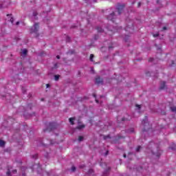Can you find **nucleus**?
<instances>
[{
    "label": "nucleus",
    "mask_w": 176,
    "mask_h": 176,
    "mask_svg": "<svg viewBox=\"0 0 176 176\" xmlns=\"http://www.w3.org/2000/svg\"><path fill=\"white\" fill-rule=\"evenodd\" d=\"M39 29V24L36 23L34 26L31 28L30 32H34V34H37L38 30Z\"/></svg>",
    "instance_id": "1"
},
{
    "label": "nucleus",
    "mask_w": 176,
    "mask_h": 176,
    "mask_svg": "<svg viewBox=\"0 0 176 176\" xmlns=\"http://www.w3.org/2000/svg\"><path fill=\"white\" fill-rule=\"evenodd\" d=\"M124 8V6H123L122 5H118L117 6V10L118 12V14H120L123 12Z\"/></svg>",
    "instance_id": "2"
},
{
    "label": "nucleus",
    "mask_w": 176,
    "mask_h": 176,
    "mask_svg": "<svg viewBox=\"0 0 176 176\" xmlns=\"http://www.w3.org/2000/svg\"><path fill=\"white\" fill-rule=\"evenodd\" d=\"M32 168L34 170H36V171H39V170H41L42 167H41L40 164H34Z\"/></svg>",
    "instance_id": "3"
},
{
    "label": "nucleus",
    "mask_w": 176,
    "mask_h": 176,
    "mask_svg": "<svg viewBox=\"0 0 176 176\" xmlns=\"http://www.w3.org/2000/svg\"><path fill=\"white\" fill-rule=\"evenodd\" d=\"M108 19L111 20V21L115 22V13H111L109 16Z\"/></svg>",
    "instance_id": "4"
},
{
    "label": "nucleus",
    "mask_w": 176,
    "mask_h": 176,
    "mask_svg": "<svg viewBox=\"0 0 176 176\" xmlns=\"http://www.w3.org/2000/svg\"><path fill=\"white\" fill-rule=\"evenodd\" d=\"M96 83L97 85H100V84L102 83V79H101V78H100V77L96 78Z\"/></svg>",
    "instance_id": "5"
},
{
    "label": "nucleus",
    "mask_w": 176,
    "mask_h": 176,
    "mask_svg": "<svg viewBox=\"0 0 176 176\" xmlns=\"http://www.w3.org/2000/svg\"><path fill=\"white\" fill-rule=\"evenodd\" d=\"M160 89L161 90H163L164 89H166V82L162 81V82H161V85H160Z\"/></svg>",
    "instance_id": "6"
},
{
    "label": "nucleus",
    "mask_w": 176,
    "mask_h": 176,
    "mask_svg": "<svg viewBox=\"0 0 176 176\" xmlns=\"http://www.w3.org/2000/svg\"><path fill=\"white\" fill-rule=\"evenodd\" d=\"M21 56L22 57H25V56H27V49H24L22 50Z\"/></svg>",
    "instance_id": "7"
},
{
    "label": "nucleus",
    "mask_w": 176,
    "mask_h": 176,
    "mask_svg": "<svg viewBox=\"0 0 176 176\" xmlns=\"http://www.w3.org/2000/svg\"><path fill=\"white\" fill-rule=\"evenodd\" d=\"M142 123L143 126L148 124V118L146 117L145 119L142 120Z\"/></svg>",
    "instance_id": "8"
},
{
    "label": "nucleus",
    "mask_w": 176,
    "mask_h": 176,
    "mask_svg": "<svg viewBox=\"0 0 176 176\" xmlns=\"http://www.w3.org/2000/svg\"><path fill=\"white\" fill-rule=\"evenodd\" d=\"M15 174V173H17V170H14L12 172L10 171V169H8V171H7V175H10V174Z\"/></svg>",
    "instance_id": "9"
},
{
    "label": "nucleus",
    "mask_w": 176,
    "mask_h": 176,
    "mask_svg": "<svg viewBox=\"0 0 176 176\" xmlns=\"http://www.w3.org/2000/svg\"><path fill=\"white\" fill-rule=\"evenodd\" d=\"M125 30L128 31L129 32H133V27L131 28L126 27L125 28Z\"/></svg>",
    "instance_id": "10"
},
{
    "label": "nucleus",
    "mask_w": 176,
    "mask_h": 176,
    "mask_svg": "<svg viewBox=\"0 0 176 176\" xmlns=\"http://www.w3.org/2000/svg\"><path fill=\"white\" fill-rule=\"evenodd\" d=\"M96 30H97L98 32H102V31H103L102 28H101V27H97Z\"/></svg>",
    "instance_id": "11"
},
{
    "label": "nucleus",
    "mask_w": 176,
    "mask_h": 176,
    "mask_svg": "<svg viewBox=\"0 0 176 176\" xmlns=\"http://www.w3.org/2000/svg\"><path fill=\"white\" fill-rule=\"evenodd\" d=\"M69 123H71V124H74V121L75 120L74 118H71L69 119Z\"/></svg>",
    "instance_id": "12"
},
{
    "label": "nucleus",
    "mask_w": 176,
    "mask_h": 176,
    "mask_svg": "<svg viewBox=\"0 0 176 176\" xmlns=\"http://www.w3.org/2000/svg\"><path fill=\"white\" fill-rule=\"evenodd\" d=\"M85 128V125H79L78 126H77V129L78 130H82V129Z\"/></svg>",
    "instance_id": "13"
},
{
    "label": "nucleus",
    "mask_w": 176,
    "mask_h": 176,
    "mask_svg": "<svg viewBox=\"0 0 176 176\" xmlns=\"http://www.w3.org/2000/svg\"><path fill=\"white\" fill-rule=\"evenodd\" d=\"M0 146H5V142L0 140Z\"/></svg>",
    "instance_id": "14"
},
{
    "label": "nucleus",
    "mask_w": 176,
    "mask_h": 176,
    "mask_svg": "<svg viewBox=\"0 0 176 176\" xmlns=\"http://www.w3.org/2000/svg\"><path fill=\"white\" fill-rule=\"evenodd\" d=\"M170 109H171L172 112H175L176 113V107H170Z\"/></svg>",
    "instance_id": "15"
},
{
    "label": "nucleus",
    "mask_w": 176,
    "mask_h": 176,
    "mask_svg": "<svg viewBox=\"0 0 176 176\" xmlns=\"http://www.w3.org/2000/svg\"><path fill=\"white\" fill-rule=\"evenodd\" d=\"M8 16L10 17V21L12 23V24H13V21H14L13 17H12V15H8Z\"/></svg>",
    "instance_id": "16"
},
{
    "label": "nucleus",
    "mask_w": 176,
    "mask_h": 176,
    "mask_svg": "<svg viewBox=\"0 0 176 176\" xmlns=\"http://www.w3.org/2000/svg\"><path fill=\"white\" fill-rule=\"evenodd\" d=\"M100 166H102V167H107V164L105 163V162H104V163H102V162H101L100 163Z\"/></svg>",
    "instance_id": "17"
},
{
    "label": "nucleus",
    "mask_w": 176,
    "mask_h": 176,
    "mask_svg": "<svg viewBox=\"0 0 176 176\" xmlns=\"http://www.w3.org/2000/svg\"><path fill=\"white\" fill-rule=\"evenodd\" d=\"M94 98H95V100L96 101V102L98 104V102H100V101H98V100H97V98L96 97V94H94Z\"/></svg>",
    "instance_id": "18"
},
{
    "label": "nucleus",
    "mask_w": 176,
    "mask_h": 176,
    "mask_svg": "<svg viewBox=\"0 0 176 176\" xmlns=\"http://www.w3.org/2000/svg\"><path fill=\"white\" fill-rule=\"evenodd\" d=\"M140 150H141V146H138L136 148V152H140Z\"/></svg>",
    "instance_id": "19"
},
{
    "label": "nucleus",
    "mask_w": 176,
    "mask_h": 176,
    "mask_svg": "<svg viewBox=\"0 0 176 176\" xmlns=\"http://www.w3.org/2000/svg\"><path fill=\"white\" fill-rule=\"evenodd\" d=\"M76 170V168L74 166H73L72 167V168H71V170H72V172L75 171Z\"/></svg>",
    "instance_id": "20"
},
{
    "label": "nucleus",
    "mask_w": 176,
    "mask_h": 176,
    "mask_svg": "<svg viewBox=\"0 0 176 176\" xmlns=\"http://www.w3.org/2000/svg\"><path fill=\"white\" fill-rule=\"evenodd\" d=\"M74 53H75V51L72 50L71 52H69L67 54H74Z\"/></svg>",
    "instance_id": "21"
},
{
    "label": "nucleus",
    "mask_w": 176,
    "mask_h": 176,
    "mask_svg": "<svg viewBox=\"0 0 176 176\" xmlns=\"http://www.w3.org/2000/svg\"><path fill=\"white\" fill-rule=\"evenodd\" d=\"M60 78V76H55L54 79L55 80H58V78Z\"/></svg>",
    "instance_id": "22"
},
{
    "label": "nucleus",
    "mask_w": 176,
    "mask_h": 176,
    "mask_svg": "<svg viewBox=\"0 0 176 176\" xmlns=\"http://www.w3.org/2000/svg\"><path fill=\"white\" fill-rule=\"evenodd\" d=\"M78 141L80 142V141H83V138L82 136H79L78 138Z\"/></svg>",
    "instance_id": "23"
},
{
    "label": "nucleus",
    "mask_w": 176,
    "mask_h": 176,
    "mask_svg": "<svg viewBox=\"0 0 176 176\" xmlns=\"http://www.w3.org/2000/svg\"><path fill=\"white\" fill-rule=\"evenodd\" d=\"M93 57H94V54H91L90 55V60H91V61H93Z\"/></svg>",
    "instance_id": "24"
},
{
    "label": "nucleus",
    "mask_w": 176,
    "mask_h": 176,
    "mask_svg": "<svg viewBox=\"0 0 176 176\" xmlns=\"http://www.w3.org/2000/svg\"><path fill=\"white\" fill-rule=\"evenodd\" d=\"M154 38H157V36H159V34H153Z\"/></svg>",
    "instance_id": "25"
},
{
    "label": "nucleus",
    "mask_w": 176,
    "mask_h": 176,
    "mask_svg": "<svg viewBox=\"0 0 176 176\" xmlns=\"http://www.w3.org/2000/svg\"><path fill=\"white\" fill-rule=\"evenodd\" d=\"M136 107L140 109L141 108V105L136 104Z\"/></svg>",
    "instance_id": "26"
},
{
    "label": "nucleus",
    "mask_w": 176,
    "mask_h": 176,
    "mask_svg": "<svg viewBox=\"0 0 176 176\" xmlns=\"http://www.w3.org/2000/svg\"><path fill=\"white\" fill-rule=\"evenodd\" d=\"M108 153H109V151H107L105 152V153H104V156L108 155Z\"/></svg>",
    "instance_id": "27"
},
{
    "label": "nucleus",
    "mask_w": 176,
    "mask_h": 176,
    "mask_svg": "<svg viewBox=\"0 0 176 176\" xmlns=\"http://www.w3.org/2000/svg\"><path fill=\"white\" fill-rule=\"evenodd\" d=\"M33 16H34V17H36V12H34Z\"/></svg>",
    "instance_id": "28"
},
{
    "label": "nucleus",
    "mask_w": 176,
    "mask_h": 176,
    "mask_svg": "<svg viewBox=\"0 0 176 176\" xmlns=\"http://www.w3.org/2000/svg\"><path fill=\"white\" fill-rule=\"evenodd\" d=\"M37 157H38V155H35L34 157V159H36Z\"/></svg>",
    "instance_id": "29"
},
{
    "label": "nucleus",
    "mask_w": 176,
    "mask_h": 176,
    "mask_svg": "<svg viewBox=\"0 0 176 176\" xmlns=\"http://www.w3.org/2000/svg\"><path fill=\"white\" fill-rule=\"evenodd\" d=\"M19 24H20V22L17 21V22L16 23V25H19Z\"/></svg>",
    "instance_id": "30"
},
{
    "label": "nucleus",
    "mask_w": 176,
    "mask_h": 176,
    "mask_svg": "<svg viewBox=\"0 0 176 176\" xmlns=\"http://www.w3.org/2000/svg\"><path fill=\"white\" fill-rule=\"evenodd\" d=\"M46 87H47H47H50V85L47 84V85H46Z\"/></svg>",
    "instance_id": "31"
},
{
    "label": "nucleus",
    "mask_w": 176,
    "mask_h": 176,
    "mask_svg": "<svg viewBox=\"0 0 176 176\" xmlns=\"http://www.w3.org/2000/svg\"><path fill=\"white\" fill-rule=\"evenodd\" d=\"M141 6V3H138V8H140Z\"/></svg>",
    "instance_id": "32"
},
{
    "label": "nucleus",
    "mask_w": 176,
    "mask_h": 176,
    "mask_svg": "<svg viewBox=\"0 0 176 176\" xmlns=\"http://www.w3.org/2000/svg\"><path fill=\"white\" fill-rule=\"evenodd\" d=\"M163 30H167V28H166V27H164V28H163Z\"/></svg>",
    "instance_id": "33"
},
{
    "label": "nucleus",
    "mask_w": 176,
    "mask_h": 176,
    "mask_svg": "<svg viewBox=\"0 0 176 176\" xmlns=\"http://www.w3.org/2000/svg\"><path fill=\"white\" fill-rule=\"evenodd\" d=\"M53 125H54V123H51V124H50V126H53Z\"/></svg>",
    "instance_id": "34"
},
{
    "label": "nucleus",
    "mask_w": 176,
    "mask_h": 176,
    "mask_svg": "<svg viewBox=\"0 0 176 176\" xmlns=\"http://www.w3.org/2000/svg\"><path fill=\"white\" fill-rule=\"evenodd\" d=\"M56 58L59 59V58H60V56L58 55V56H56Z\"/></svg>",
    "instance_id": "35"
},
{
    "label": "nucleus",
    "mask_w": 176,
    "mask_h": 176,
    "mask_svg": "<svg viewBox=\"0 0 176 176\" xmlns=\"http://www.w3.org/2000/svg\"><path fill=\"white\" fill-rule=\"evenodd\" d=\"M109 136L104 137V139L107 140Z\"/></svg>",
    "instance_id": "36"
},
{
    "label": "nucleus",
    "mask_w": 176,
    "mask_h": 176,
    "mask_svg": "<svg viewBox=\"0 0 176 176\" xmlns=\"http://www.w3.org/2000/svg\"><path fill=\"white\" fill-rule=\"evenodd\" d=\"M54 68H57V64L55 65Z\"/></svg>",
    "instance_id": "37"
},
{
    "label": "nucleus",
    "mask_w": 176,
    "mask_h": 176,
    "mask_svg": "<svg viewBox=\"0 0 176 176\" xmlns=\"http://www.w3.org/2000/svg\"><path fill=\"white\" fill-rule=\"evenodd\" d=\"M124 157H126V154L124 155Z\"/></svg>",
    "instance_id": "38"
}]
</instances>
